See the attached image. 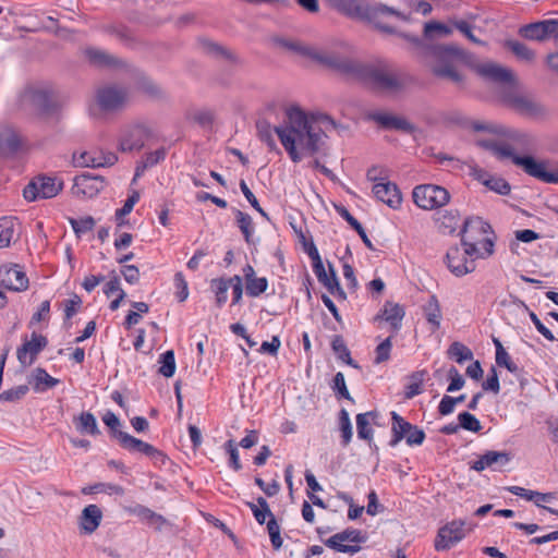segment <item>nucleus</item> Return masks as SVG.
I'll return each mask as SVG.
<instances>
[{"label":"nucleus","mask_w":558,"mask_h":558,"mask_svg":"<svg viewBox=\"0 0 558 558\" xmlns=\"http://www.w3.org/2000/svg\"><path fill=\"white\" fill-rule=\"evenodd\" d=\"M274 131L292 161L299 162L314 153L312 123L299 107L288 108L282 123L275 126Z\"/></svg>","instance_id":"1"},{"label":"nucleus","mask_w":558,"mask_h":558,"mask_svg":"<svg viewBox=\"0 0 558 558\" xmlns=\"http://www.w3.org/2000/svg\"><path fill=\"white\" fill-rule=\"evenodd\" d=\"M477 227L483 232L489 229V225L484 222L481 218L466 219L462 228V247L452 246L448 250L446 255L447 266L449 270L457 277H462L475 270V259L486 258L494 253V242L492 239L486 238L482 242V250L475 243L468 242L464 234L470 228Z\"/></svg>","instance_id":"2"},{"label":"nucleus","mask_w":558,"mask_h":558,"mask_svg":"<svg viewBox=\"0 0 558 558\" xmlns=\"http://www.w3.org/2000/svg\"><path fill=\"white\" fill-rule=\"evenodd\" d=\"M328 3L344 15L372 24L383 33L395 34L396 28L386 21L396 17L403 22L410 21V15L397 8L383 3L369 4L365 0H327Z\"/></svg>","instance_id":"3"},{"label":"nucleus","mask_w":558,"mask_h":558,"mask_svg":"<svg viewBox=\"0 0 558 558\" xmlns=\"http://www.w3.org/2000/svg\"><path fill=\"white\" fill-rule=\"evenodd\" d=\"M432 71L441 78L449 80L453 83H461L463 77L456 68L457 61L466 60L468 53L456 45H439L430 50Z\"/></svg>","instance_id":"4"},{"label":"nucleus","mask_w":558,"mask_h":558,"mask_svg":"<svg viewBox=\"0 0 558 558\" xmlns=\"http://www.w3.org/2000/svg\"><path fill=\"white\" fill-rule=\"evenodd\" d=\"M21 104L23 107H29L43 116L56 113L61 106L56 92L48 86L25 89L21 95Z\"/></svg>","instance_id":"5"},{"label":"nucleus","mask_w":558,"mask_h":558,"mask_svg":"<svg viewBox=\"0 0 558 558\" xmlns=\"http://www.w3.org/2000/svg\"><path fill=\"white\" fill-rule=\"evenodd\" d=\"M364 76L374 88L386 92H398L407 84L405 76L387 63L367 68Z\"/></svg>","instance_id":"6"},{"label":"nucleus","mask_w":558,"mask_h":558,"mask_svg":"<svg viewBox=\"0 0 558 558\" xmlns=\"http://www.w3.org/2000/svg\"><path fill=\"white\" fill-rule=\"evenodd\" d=\"M504 100L518 113L537 118L546 113V108L533 96L522 93L518 88V82L509 90L502 92Z\"/></svg>","instance_id":"7"},{"label":"nucleus","mask_w":558,"mask_h":558,"mask_svg":"<svg viewBox=\"0 0 558 558\" xmlns=\"http://www.w3.org/2000/svg\"><path fill=\"white\" fill-rule=\"evenodd\" d=\"M474 523L465 520H453L438 530L435 539V549L437 551L448 550L459 542H461L468 532L473 531Z\"/></svg>","instance_id":"8"},{"label":"nucleus","mask_w":558,"mask_h":558,"mask_svg":"<svg viewBox=\"0 0 558 558\" xmlns=\"http://www.w3.org/2000/svg\"><path fill=\"white\" fill-rule=\"evenodd\" d=\"M414 203L422 209L432 210L445 206L450 201L449 192L439 185L423 184L414 187Z\"/></svg>","instance_id":"9"},{"label":"nucleus","mask_w":558,"mask_h":558,"mask_svg":"<svg viewBox=\"0 0 558 558\" xmlns=\"http://www.w3.org/2000/svg\"><path fill=\"white\" fill-rule=\"evenodd\" d=\"M129 98L125 87L116 84H108L96 90L95 104L101 111L113 112L122 109Z\"/></svg>","instance_id":"10"},{"label":"nucleus","mask_w":558,"mask_h":558,"mask_svg":"<svg viewBox=\"0 0 558 558\" xmlns=\"http://www.w3.org/2000/svg\"><path fill=\"white\" fill-rule=\"evenodd\" d=\"M366 541V533L356 529H345L330 536L325 544L338 553L354 555L361 550V544Z\"/></svg>","instance_id":"11"},{"label":"nucleus","mask_w":558,"mask_h":558,"mask_svg":"<svg viewBox=\"0 0 558 558\" xmlns=\"http://www.w3.org/2000/svg\"><path fill=\"white\" fill-rule=\"evenodd\" d=\"M63 183L56 178L39 175L34 178L23 191V196L28 202L52 198L62 190Z\"/></svg>","instance_id":"12"},{"label":"nucleus","mask_w":558,"mask_h":558,"mask_svg":"<svg viewBox=\"0 0 558 558\" xmlns=\"http://www.w3.org/2000/svg\"><path fill=\"white\" fill-rule=\"evenodd\" d=\"M392 418V439L390 446H397L403 438L409 446H420L425 439L423 429L403 420L397 412H391Z\"/></svg>","instance_id":"13"},{"label":"nucleus","mask_w":558,"mask_h":558,"mask_svg":"<svg viewBox=\"0 0 558 558\" xmlns=\"http://www.w3.org/2000/svg\"><path fill=\"white\" fill-rule=\"evenodd\" d=\"M114 437L119 440L121 447L125 450H129L130 452L143 453L156 463H163L166 460V456L156 447L138 438H135L125 432L116 430Z\"/></svg>","instance_id":"14"},{"label":"nucleus","mask_w":558,"mask_h":558,"mask_svg":"<svg viewBox=\"0 0 558 558\" xmlns=\"http://www.w3.org/2000/svg\"><path fill=\"white\" fill-rule=\"evenodd\" d=\"M269 40L275 48L289 52L299 59L314 60V49L312 46L300 39L282 35H272Z\"/></svg>","instance_id":"15"},{"label":"nucleus","mask_w":558,"mask_h":558,"mask_svg":"<svg viewBox=\"0 0 558 558\" xmlns=\"http://www.w3.org/2000/svg\"><path fill=\"white\" fill-rule=\"evenodd\" d=\"M316 277L318 281L328 290V292L339 301L347 299L344 290L341 288L336 269L328 263V270L316 251Z\"/></svg>","instance_id":"16"},{"label":"nucleus","mask_w":558,"mask_h":558,"mask_svg":"<svg viewBox=\"0 0 558 558\" xmlns=\"http://www.w3.org/2000/svg\"><path fill=\"white\" fill-rule=\"evenodd\" d=\"M519 33L526 39L537 41L558 38V20L553 19L531 23L522 26Z\"/></svg>","instance_id":"17"},{"label":"nucleus","mask_w":558,"mask_h":558,"mask_svg":"<svg viewBox=\"0 0 558 558\" xmlns=\"http://www.w3.org/2000/svg\"><path fill=\"white\" fill-rule=\"evenodd\" d=\"M513 163L524 170L529 175L545 183H558V171L549 172L546 162L537 161L531 156L514 157Z\"/></svg>","instance_id":"18"},{"label":"nucleus","mask_w":558,"mask_h":558,"mask_svg":"<svg viewBox=\"0 0 558 558\" xmlns=\"http://www.w3.org/2000/svg\"><path fill=\"white\" fill-rule=\"evenodd\" d=\"M366 119L387 130H397L407 134H413L416 131V126L405 118L385 111H369L366 113Z\"/></svg>","instance_id":"19"},{"label":"nucleus","mask_w":558,"mask_h":558,"mask_svg":"<svg viewBox=\"0 0 558 558\" xmlns=\"http://www.w3.org/2000/svg\"><path fill=\"white\" fill-rule=\"evenodd\" d=\"M105 180L100 175H93L89 172H84L74 178L72 187L73 195L77 197H95L104 189Z\"/></svg>","instance_id":"20"},{"label":"nucleus","mask_w":558,"mask_h":558,"mask_svg":"<svg viewBox=\"0 0 558 558\" xmlns=\"http://www.w3.org/2000/svg\"><path fill=\"white\" fill-rule=\"evenodd\" d=\"M148 136L149 131L144 124L129 125L122 131L119 149L121 151L140 150Z\"/></svg>","instance_id":"21"},{"label":"nucleus","mask_w":558,"mask_h":558,"mask_svg":"<svg viewBox=\"0 0 558 558\" xmlns=\"http://www.w3.org/2000/svg\"><path fill=\"white\" fill-rule=\"evenodd\" d=\"M0 286L12 291H24L28 288V278L17 264L0 267Z\"/></svg>","instance_id":"22"},{"label":"nucleus","mask_w":558,"mask_h":558,"mask_svg":"<svg viewBox=\"0 0 558 558\" xmlns=\"http://www.w3.org/2000/svg\"><path fill=\"white\" fill-rule=\"evenodd\" d=\"M477 71L483 77L504 85V90H509L517 83V78L510 69L493 62L478 65Z\"/></svg>","instance_id":"23"},{"label":"nucleus","mask_w":558,"mask_h":558,"mask_svg":"<svg viewBox=\"0 0 558 558\" xmlns=\"http://www.w3.org/2000/svg\"><path fill=\"white\" fill-rule=\"evenodd\" d=\"M48 341L45 336L32 333L31 340H25L22 347L17 349L16 355L23 366H31L37 355L46 348Z\"/></svg>","instance_id":"24"},{"label":"nucleus","mask_w":558,"mask_h":558,"mask_svg":"<svg viewBox=\"0 0 558 558\" xmlns=\"http://www.w3.org/2000/svg\"><path fill=\"white\" fill-rule=\"evenodd\" d=\"M374 196L392 209H398L402 203V195L397 184L385 181L373 185Z\"/></svg>","instance_id":"25"},{"label":"nucleus","mask_w":558,"mask_h":558,"mask_svg":"<svg viewBox=\"0 0 558 558\" xmlns=\"http://www.w3.org/2000/svg\"><path fill=\"white\" fill-rule=\"evenodd\" d=\"M470 174L490 191L500 195H508L511 191L510 184L504 178L493 175L477 166L471 167Z\"/></svg>","instance_id":"26"},{"label":"nucleus","mask_w":558,"mask_h":558,"mask_svg":"<svg viewBox=\"0 0 558 558\" xmlns=\"http://www.w3.org/2000/svg\"><path fill=\"white\" fill-rule=\"evenodd\" d=\"M404 315V308L400 304L387 301L380 313L376 316V319L387 322L396 333L402 326Z\"/></svg>","instance_id":"27"},{"label":"nucleus","mask_w":558,"mask_h":558,"mask_svg":"<svg viewBox=\"0 0 558 558\" xmlns=\"http://www.w3.org/2000/svg\"><path fill=\"white\" fill-rule=\"evenodd\" d=\"M499 136L511 142L513 144L511 146L514 149L531 150L535 144L534 137L531 134L505 125H502Z\"/></svg>","instance_id":"28"},{"label":"nucleus","mask_w":558,"mask_h":558,"mask_svg":"<svg viewBox=\"0 0 558 558\" xmlns=\"http://www.w3.org/2000/svg\"><path fill=\"white\" fill-rule=\"evenodd\" d=\"M102 511L97 505L86 506L80 517V527L86 534L94 533L100 525Z\"/></svg>","instance_id":"29"},{"label":"nucleus","mask_w":558,"mask_h":558,"mask_svg":"<svg viewBox=\"0 0 558 558\" xmlns=\"http://www.w3.org/2000/svg\"><path fill=\"white\" fill-rule=\"evenodd\" d=\"M85 56L92 64L97 66L119 68L124 64V62L120 60L118 57L96 48L86 49Z\"/></svg>","instance_id":"30"},{"label":"nucleus","mask_w":558,"mask_h":558,"mask_svg":"<svg viewBox=\"0 0 558 558\" xmlns=\"http://www.w3.org/2000/svg\"><path fill=\"white\" fill-rule=\"evenodd\" d=\"M22 145L19 133L12 128L0 129V153L2 155L15 154Z\"/></svg>","instance_id":"31"},{"label":"nucleus","mask_w":558,"mask_h":558,"mask_svg":"<svg viewBox=\"0 0 558 558\" xmlns=\"http://www.w3.org/2000/svg\"><path fill=\"white\" fill-rule=\"evenodd\" d=\"M315 58L316 63H320L344 73H349L355 70V65L352 61L338 54H325L316 51Z\"/></svg>","instance_id":"32"},{"label":"nucleus","mask_w":558,"mask_h":558,"mask_svg":"<svg viewBox=\"0 0 558 558\" xmlns=\"http://www.w3.org/2000/svg\"><path fill=\"white\" fill-rule=\"evenodd\" d=\"M436 223L438 229L446 234L453 233L460 226V214L458 210H442L436 215Z\"/></svg>","instance_id":"33"},{"label":"nucleus","mask_w":558,"mask_h":558,"mask_svg":"<svg viewBox=\"0 0 558 558\" xmlns=\"http://www.w3.org/2000/svg\"><path fill=\"white\" fill-rule=\"evenodd\" d=\"M510 461V457L507 452L501 451H487L483 456L480 457L477 461H475L471 469L481 472L486 468L493 466L495 464L505 465Z\"/></svg>","instance_id":"34"},{"label":"nucleus","mask_w":558,"mask_h":558,"mask_svg":"<svg viewBox=\"0 0 558 558\" xmlns=\"http://www.w3.org/2000/svg\"><path fill=\"white\" fill-rule=\"evenodd\" d=\"M16 225L12 217L0 218V248L9 247L16 240Z\"/></svg>","instance_id":"35"},{"label":"nucleus","mask_w":558,"mask_h":558,"mask_svg":"<svg viewBox=\"0 0 558 558\" xmlns=\"http://www.w3.org/2000/svg\"><path fill=\"white\" fill-rule=\"evenodd\" d=\"M423 310L427 322L433 325L434 329H438L441 322V310L436 295L428 299Z\"/></svg>","instance_id":"36"},{"label":"nucleus","mask_w":558,"mask_h":558,"mask_svg":"<svg viewBox=\"0 0 558 558\" xmlns=\"http://www.w3.org/2000/svg\"><path fill=\"white\" fill-rule=\"evenodd\" d=\"M75 426L81 434L98 435L100 433L96 417L90 412L81 413L75 422Z\"/></svg>","instance_id":"37"},{"label":"nucleus","mask_w":558,"mask_h":558,"mask_svg":"<svg viewBox=\"0 0 558 558\" xmlns=\"http://www.w3.org/2000/svg\"><path fill=\"white\" fill-rule=\"evenodd\" d=\"M33 388L35 391H45L58 385L59 380L50 376L44 368L37 367L33 373Z\"/></svg>","instance_id":"38"},{"label":"nucleus","mask_w":558,"mask_h":558,"mask_svg":"<svg viewBox=\"0 0 558 558\" xmlns=\"http://www.w3.org/2000/svg\"><path fill=\"white\" fill-rule=\"evenodd\" d=\"M316 129H318L319 133L328 137L329 133L333 131L340 132L345 128L337 123L330 116L316 111Z\"/></svg>","instance_id":"39"},{"label":"nucleus","mask_w":558,"mask_h":558,"mask_svg":"<svg viewBox=\"0 0 558 558\" xmlns=\"http://www.w3.org/2000/svg\"><path fill=\"white\" fill-rule=\"evenodd\" d=\"M291 226L299 239V243L302 245L304 252L308 255L314 267V242L310 234L308 229L303 230L302 227H298L295 222H291Z\"/></svg>","instance_id":"40"},{"label":"nucleus","mask_w":558,"mask_h":558,"mask_svg":"<svg viewBox=\"0 0 558 558\" xmlns=\"http://www.w3.org/2000/svg\"><path fill=\"white\" fill-rule=\"evenodd\" d=\"M374 412H366L357 414L356 416V429L357 436L364 440H372L373 438V429L371 427V417H374Z\"/></svg>","instance_id":"41"},{"label":"nucleus","mask_w":558,"mask_h":558,"mask_svg":"<svg viewBox=\"0 0 558 558\" xmlns=\"http://www.w3.org/2000/svg\"><path fill=\"white\" fill-rule=\"evenodd\" d=\"M447 353L450 359H453L459 364L473 359L472 351L460 342H453Z\"/></svg>","instance_id":"42"},{"label":"nucleus","mask_w":558,"mask_h":558,"mask_svg":"<svg viewBox=\"0 0 558 558\" xmlns=\"http://www.w3.org/2000/svg\"><path fill=\"white\" fill-rule=\"evenodd\" d=\"M235 217H236L238 227L240 228L241 232L243 233L245 241L247 243H252L254 226H253V220H252L251 216L241 210H236Z\"/></svg>","instance_id":"43"},{"label":"nucleus","mask_w":558,"mask_h":558,"mask_svg":"<svg viewBox=\"0 0 558 558\" xmlns=\"http://www.w3.org/2000/svg\"><path fill=\"white\" fill-rule=\"evenodd\" d=\"M166 154L167 151L165 148H159L155 151L146 154L142 163L136 168V177H138L145 169L151 168L162 161L166 158Z\"/></svg>","instance_id":"44"},{"label":"nucleus","mask_w":558,"mask_h":558,"mask_svg":"<svg viewBox=\"0 0 558 558\" xmlns=\"http://www.w3.org/2000/svg\"><path fill=\"white\" fill-rule=\"evenodd\" d=\"M494 343L496 345V363L499 366H505L509 372L517 373L518 366L511 361L510 355L504 349L501 342L498 339H494Z\"/></svg>","instance_id":"45"},{"label":"nucleus","mask_w":558,"mask_h":558,"mask_svg":"<svg viewBox=\"0 0 558 558\" xmlns=\"http://www.w3.org/2000/svg\"><path fill=\"white\" fill-rule=\"evenodd\" d=\"M160 367L158 372L169 378L172 377L175 373V359L174 352L172 350L166 351L159 357Z\"/></svg>","instance_id":"46"},{"label":"nucleus","mask_w":558,"mask_h":558,"mask_svg":"<svg viewBox=\"0 0 558 558\" xmlns=\"http://www.w3.org/2000/svg\"><path fill=\"white\" fill-rule=\"evenodd\" d=\"M507 47L519 58L520 60L530 62L535 58V53L526 45L517 41L509 40Z\"/></svg>","instance_id":"47"},{"label":"nucleus","mask_w":558,"mask_h":558,"mask_svg":"<svg viewBox=\"0 0 558 558\" xmlns=\"http://www.w3.org/2000/svg\"><path fill=\"white\" fill-rule=\"evenodd\" d=\"M186 119L201 126H208L213 122V113L207 109H192L186 112Z\"/></svg>","instance_id":"48"},{"label":"nucleus","mask_w":558,"mask_h":558,"mask_svg":"<svg viewBox=\"0 0 558 558\" xmlns=\"http://www.w3.org/2000/svg\"><path fill=\"white\" fill-rule=\"evenodd\" d=\"M256 129H257L258 137L263 142H265L270 149H275L276 148V142H275L274 137H272V132H275V131L271 128L270 123L267 122L266 120H259L256 123Z\"/></svg>","instance_id":"49"},{"label":"nucleus","mask_w":558,"mask_h":558,"mask_svg":"<svg viewBox=\"0 0 558 558\" xmlns=\"http://www.w3.org/2000/svg\"><path fill=\"white\" fill-rule=\"evenodd\" d=\"M342 217L348 221V223L359 233L363 243L371 250H373V244L368 239L363 226L345 209L341 210Z\"/></svg>","instance_id":"50"},{"label":"nucleus","mask_w":558,"mask_h":558,"mask_svg":"<svg viewBox=\"0 0 558 558\" xmlns=\"http://www.w3.org/2000/svg\"><path fill=\"white\" fill-rule=\"evenodd\" d=\"M137 88L153 98H157L162 95L161 88L154 81L146 76L138 78Z\"/></svg>","instance_id":"51"},{"label":"nucleus","mask_w":558,"mask_h":558,"mask_svg":"<svg viewBox=\"0 0 558 558\" xmlns=\"http://www.w3.org/2000/svg\"><path fill=\"white\" fill-rule=\"evenodd\" d=\"M331 345L332 350L335 351L339 359L347 362L349 365L357 367V365L353 363V360L350 356V351L348 350L341 337L336 336L331 342Z\"/></svg>","instance_id":"52"},{"label":"nucleus","mask_w":558,"mask_h":558,"mask_svg":"<svg viewBox=\"0 0 558 558\" xmlns=\"http://www.w3.org/2000/svg\"><path fill=\"white\" fill-rule=\"evenodd\" d=\"M459 426L463 429L477 433L482 429L480 421L469 412H462L458 415Z\"/></svg>","instance_id":"53"},{"label":"nucleus","mask_w":558,"mask_h":558,"mask_svg":"<svg viewBox=\"0 0 558 558\" xmlns=\"http://www.w3.org/2000/svg\"><path fill=\"white\" fill-rule=\"evenodd\" d=\"M392 348L391 337L383 340L375 349V364H381L390 359V352Z\"/></svg>","instance_id":"54"},{"label":"nucleus","mask_w":558,"mask_h":558,"mask_svg":"<svg viewBox=\"0 0 558 558\" xmlns=\"http://www.w3.org/2000/svg\"><path fill=\"white\" fill-rule=\"evenodd\" d=\"M267 531L270 537L271 545L275 549H279L282 546V538L280 536V526L275 518H271L267 521Z\"/></svg>","instance_id":"55"},{"label":"nucleus","mask_w":558,"mask_h":558,"mask_svg":"<svg viewBox=\"0 0 558 558\" xmlns=\"http://www.w3.org/2000/svg\"><path fill=\"white\" fill-rule=\"evenodd\" d=\"M233 282V279L225 280V279H216L213 280V284L216 286V302L218 306H221L227 301L228 290Z\"/></svg>","instance_id":"56"},{"label":"nucleus","mask_w":558,"mask_h":558,"mask_svg":"<svg viewBox=\"0 0 558 558\" xmlns=\"http://www.w3.org/2000/svg\"><path fill=\"white\" fill-rule=\"evenodd\" d=\"M70 223L77 235L84 234L95 227V220L90 216L80 219L71 218Z\"/></svg>","instance_id":"57"},{"label":"nucleus","mask_w":558,"mask_h":558,"mask_svg":"<svg viewBox=\"0 0 558 558\" xmlns=\"http://www.w3.org/2000/svg\"><path fill=\"white\" fill-rule=\"evenodd\" d=\"M118 160V157L113 153L93 151V168L110 167L113 166Z\"/></svg>","instance_id":"58"},{"label":"nucleus","mask_w":558,"mask_h":558,"mask_svg":"<svg viewBox=\"0 0 558 558\" xmlns=\"http://www.w3.org/2000/svg\"><path fill=\"white\" fill-rule=\"evenodd\" d=\"M246 284V293L251 296H258L263 292L266 291L268 287V281L265 277H259L256 279H251L250 282H245Z\"/></svg>","instance_id":"59"},{"label":"nucleus","mask_w":558,"mask_h":558,"mask_svg":"<svg viewBox=\"0 0 558 558\" xmlns=\"http://www.w3.org/2000/svg\"><path fill=\"white\" fill-rule=\"evenodd\" d=\"M340 430L343 445L347 446L352 438V425L348 412L342 409L340 412Z\"/></svg>","instance_id":"60"},{"label":"nucleus","mask_w":558,"mask_h":558,"mask_svg":"<svg viewBox=\"0 0 558 558\" xmlns=\"http://www.w3.org/2000/svg\"><path fill=\"white\" fill-rule=\"evenodd\" d=\"M140 195L137 192H134L132 195H130L126 201L124 202V205L116 211V218L119 220L118 226H122L123 221L122 218L126 215H129L134 205L138 202Z\"/></svg>","instance_id":"61"},{"label":"nucleus","mask_w":558,"mask_h":558,"mask_svg":"<svg viewBox=\"0 0 558 558\" xmlns=\"http://www.w3.org/2000/svg\"><path fill=\"white\" fill-rule=\"evenodd\" d=\"M434 33H438L442 36H448L452 33L451 28L439 22H428L424 26L425 37H432Z\"/></svg>","instance_id":"62"},{"label":"nucleus","mask_w":558,"mask_h":558,"mask_svg":"<svg viewBox=\"0 0 558 558\" xmlns=\"http://www.w3.org/2000/svg\"><path fill=\"white\" fill-rule=\"evenodd\" d=\"M412 381L405 387V398L412 399L422 392L423 376L415 373L411 377Z\"/></svg>","instance_id":"63"},{"label":"nucleus","mask_w":558,"mask_h":558,"mask_svg":"<svg viewBox=\"0 0 558 558\" xmlns=\"http://www.w3.org/2000/svg\"><path fill=\"white\" fill-rule=\"evenodd\" d=\"M448 377L450 378V384L447 387L448 392H454L457 390H460L465 384V380L462 377V375L453 366L449 368Z\"/></svg>","instance_id":"64"}]
</instances>
